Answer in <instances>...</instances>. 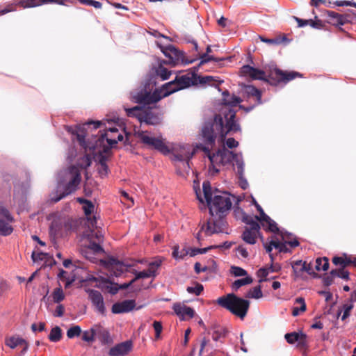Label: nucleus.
<instances>
[{
  "label": "nucleus",
  "instance_id": "40",
  "mask_svg": "<svg viewBox=\"0 0 356 356\" xmlns=\"http://www.w3.org/2000/svg\"><path fill=\"white\" fill-rule=\"evenodd\" d=\"M262 296L263 293L260 285L250 289L245 296L246 298L255 299L261 298Z\"/></svg>",
  "mask_w": 356,
  "mask_h": 356
},
{
  "label": "nucleus",
  "instance_id": "49",
  "mask_svg": "<svg viewBox=\"0 0 356 356\" xmlns=\"http://www.w3.org/2000/svg\"><path fill=\"white\" fill-rule=\"evenodd\" d=\"M206 349L207 351L209 350H213V346L211 344L210 340L207 338H203L201 344H200V355H202V351Z\"/></svg>",
  "mask_w": 356,
  "mask_h": 356
},
{
  "label": "nucleus",
  "instance_id": "12",
  "mask_svg": "<svg viewBox=\"0 0 356 356\" xmlns=\"http://www.w3.org/2000/svg\"><path fill=\"white\" fill-rule=\"evenodd\" d=\"M197 78L198 76L195 72H191L181 76H176L175 81L180 90L191 85H197Z\"/></svg>",
  "mask_w": 356,
  "mask_h": 356
},
{
  "label": "nucleus",
  "instance_id": "28",
  "mask_svg": "<svg viewBox=\"0 0 356 356\" xmlns=\"http://www.w3.org/2000/svg\"><path fill=\"white\" fill-rule=\"evenodd\" d=\"M245 92L248 97H255L258 104L261 103V92L253 86H247L245 88Z\"/></svg>",
  "mask_w": 356,
  "mask_h": 356
},
{
  "label": "nucleus",
  "instance_id": "5",
  "mask_svg": "<svg viewBox=\"0 0 356 356\" xmlns=\"http://www.w3.org/2000/svg\"><path fill=\"white\" fill-rule=\"evenodd\" d=\"M234 211L241 213L242 221L247 225L241 234V238L248 244H255L258 237L261 236L260 233V225L252 216L247 215L241 209H238Z\"/></svg>",
  "mask_w": 356,
  "mask_h": 356
},
{
  "label": "nucleus",
  "instance_id": "18",
  "mask_svg": "<svg viewBox=\"0 0 356 356\" xmlns=\"http://www.w3.org/2000/svg\"><path fill=\"white\" fill-rule=\"evenodd\" d=\"M286 341L289 344H293L298 342V346L300 348H305L307 346V334L303 332H293L286 333L284 335Z\"/></svg>",
  "mask_w": 356,
  "mask_h": 356
},
{
  "label": "nucleus",
  "instance_id": "2",
  "mask_svg": "<svg viewBox=\"0 0 356 356\" xmlns=\"http://www.w3.org/2000/svg\"><path fill=\"white\" fill-rule=\"evenodd\" d=\"M226 124L224 125L223 118L220 115H215L213 119L204 122L201 130L202 140L206 144L215 145L216 139L219 137L223 141L226 135L230 131L239 130V125L236 122V113L229 111L225 115Z\"/></svg>",
  "mask_w": 356,
  "mask_h": 356
},
{
  "label": "nucleus",
  "instance_id": "8",
  "mask_svg": "<svg viewBox=\"0 0 356 356\" xmlns=\"http://www.w3.org/2000/svg\"><path fill=\"white\" fill-rule=\"evenodd\" d=\"M14 221V218L9 211L2 205H0V235L9 236L13 232V228L10 223Z\"/></svg>",
  "mask_w": 356,
  "mask_h": 356
},
{
  "label": "nucleus",
  "instance_id": "44",
  "mask_svg": "<svg viewBox=\"0 0 356 356\" xmlns=\"http://www.w3.org/2000/svg\"><path fill=\"white\" fill-rule=\"evenodd\" d=\"M198 54H199V58L200 59V63L199 64L200 65H204L205 63H207L209 61L218 62V61L223 60L222 58H220V59L216 58L214 56H211V55L207 54H200V53H198Z\"/></svg>",
  "mask_w": 356,
  "mask_h": 356
},
{
  "label": "nucleus",
  "instance_id": "9",
  "mask_svg": "<svg viewBox=\"0 0 356 356\" xmlns=\"http://www.w3.org/2000/svg\"><path fill=\"white\" fill-rule=\"evenodd\" d=\"M281 236L282 240L284 241V243H280L279 241H271V245H273V248L277 249L280 252H289V248L286 247V244L289 245L291 248L298 247L300 245L298 241L295 238L292 239V234L287 232H281Z\"/></svg>",
  "mask_w": 356,
  "mask_h": 356
},
{
  "label": "nucleus",
  "instance_id": "53",
  "mask_svg": "<svg viewBox=\"0 0 356 356\" xmlns=\"http://www.w3.org/2000/svg\"><path fill=\"white\" fill-rule=\"evenodd\" d=\"M213 81H216L214 78L211 76H198L197 78V83L200 84H210L214 85Z\"/></svg>",
  "mask_w": 356,
  "mask_h": 356
},
{
  "label": "nucleus",
  "instance_id": "37",
  "mask_svg": "<svg viewBox=\"0 0 356 356\" xmlns=\"http://www.w3.org/2000/svg\"><path fill=\"white\" fill-rule=\"evenodd\" d=\"M127 115L129 117H135L140 122V115L143 112V109H141L140 106H136L133 108H124Z\"/></svg>",
  "mask_w": 356,
  "mask_h": 356
},
{
  "label": "nucleus",
  "instance_id": "46",
  "mask_svg": "<svg viewBox=\"0 0 356 356\" xmlns=\"http://www.w3.org/2000/svg\"><path fill=\"white\" fill-rule=\"evenodd\" d=\"M254 205L257 208V210L259 212V216H254L256 221H259L260 222H262L264 220H268L269 216L264 213L261 207L256 201H254Z\"/></svg>",
  "mask_w": 356,
  "mask_h": 356
},
{
  "label": "nucleus",
  "instance_id": "64",
  "mask_svg": "<svg viewBox=\"0 0 356 356\" xmlns=\"http://www.w3.org/2000/svg\"><path fill=\"white\" fill-rule=\"evenodd\" d=\"M112 261L113 264L115 263V264L116 265V271L114 272V275L116 277L120 276V274L124 271V266L122 265L121 263L117 261L115 259H113Z\"/></svg>",
  "mask_w": 356,
  "mask_h": 356
},
{
  "label": "nucleus",
  "instance_id": "20",
  "mask_svg": "<svg viewBox=\"0 0 356 356\" xmlns=\"http://www.w3.org/2000/svg\"><path fill=\"white\" fill-rule=\"evenodd\" d=\"M327 17H329V22L334 26H341L350 22L348 15H341L334 11L328 10Z\"/></svg>",
  "mask_w": 356,
  "mask_h": 356
},
{
  "label": "nucleus",
  "instance_id": "6",
  "mask_svg": "<svg viewBox=\"0 0 356 356\" xmlns=\"http://www.w3.org/2000/svg\"><path fill=\"white\" fill-rule=\"evenodd\" d=\"M136 136L143 145L149 149H155L164 155H167L170 152V149L165 144V139L162 136H150L147 131H144L136 132Z\"/></svg>",
  "mask_w": 356,
  "mask_h": 356
},
{
  "label": "nucleus",
  "instance_id": "10",
  "mask_svg": "<svg viewBox=\"0 0 356 356\" xmlns=\"http://www.w3.org/2000/svg\"><path fill=\"white\" fill-rule=\"evenodd\" d=\"M161 114L152 108L143 109L140 115V123H145L149 125H158L161 123Z\"/></svg>",
  "mask_w": 356,
  "mask_h": 356
},
{
  "label": "nucleus",
  "instance_id": "29",
  "mask_svg": "<svg viewBox=\"0 0 356 356\" xmlns=\"http://www.w3.org/2000/svg\"><path fill=\"white\" fill-rule=\"evenodd\" d=\"M222 97L223 103L226 105L234 106L242 102L241 99L235 95L230 96L227 90L222 92Z\"/></svg>",
  "mask_w": 356,
  "mask_h": 356
},
{
  "label": "nucleus",
  "instance_id": "16",
  "mask_svg": "<svg viewBox=\"0 0 356 356\" xmlns=\"http://www.w3.org/2000/svg\"><path fill=\"white\" fill-rule=\"evenodd\" d=\"M136 307L134 300H125L122 302L114 303L111 308L113 314L128 313L132 311Z\"/></svg>",
  "mask_w": 356,
  "mask_h": 356
},
{
  "label": "nucleus",
  "instance_id": "43",
  "mask_svg": "<svg viewBox=\"0 0 356 356\" xmlns=\"http://www.w3.org/2000/svg\"><path fill=\"white\" fill-rule=\"evenodd\" d=\"M52 298L54 302L59 303L65 299V294L62 288H56L52 293Z\"/></svg>",
  "mask_w": 356,
  "mask_h": 356
},
{
  "label": "nucleus",
  "instance_id": "13",
  "mask_svg": "<svg viewBox=\"0 0 356 356\" xmlns=\"http://www.w3.org/2000/svg\"><path fill=\"white\" fill-rule=\"evenodd\" d=\"M101 124V121H90L87 122L86 125L94 124V128L97 129L100 127ZM84 127L85 124L82 126H77L75 129V131L73 132V134L76 135V140L79 142V145L84 149H86L88 147V145L85 140V138L86 136V131Z\"/></svg>",
  "mask_w": 356,
  "mask_h": 356
},
{
  "label": "nucleus",
  "instance_id": "34",
  "mask_svg": "<svg viewBox=\"0 0 356 356\" xmlns=\"http://www.w3.org/2000/svg\"><path fill=\"white\" fill-rule=\"evenodd\" d=\"M48 338L52 342L59 341L62 338V330L60 327L58 326H55L53 327Z\"/></svg>",
  "mask_w": 356,
  "mask_h": 356
},
{
  "label": "nucleus",
  "instance_id": "63",
  "mask_svg": "<svg viewBox=\"0 0 356 356\" xmlns=\"http://www.w3.org/2000/svg\"><path fill=\"white\" fill-rule=\"evenodd\" d=\"M269 273V269H266V268H260L258 271H257V276L261 278V280H259V282H261L264 280H266L264 278L266 277H267V275H268Z\"/></svg>",
  "mask_w": 356,
  "mask_h": 356
},
{
  "label": "nucleus",
  "instance_id": "54",
  "mask_svg": "<svg viewBox=\"0 0 356 356\" xmlns=\"http://www.w3.org/2000/svg\"><path fill=\"white\" fill-rule=\"evenodd\" d=\"M353 305L352 303L350 304H344L343 305V314L341 316V320L345 321L348 317H349L350 314V312L353 308Z\"/></svg>",
  "mask_w": 356,
  "mask_h": 356
},
{
  "label": "nucleus",
  "instance_id": "31",
  "mask_svg": "<svg viewBox=\"0 0 356 356\" xmlns=\"http://www.w3.org/2000/svg\"><path fill=\"white\" fill-rule=\"evenodd\" d=\"M292 268L296 277H300L305 270V261L298 260L293 263Z\"/></svg>",
  "mask_w": 356,
  "mask_h": 356
},
{
  "label": "nucleus",
  "instance_id": "61",
  "mask_svg": "<svg viewBox=\"0 0 356 356\" xmlns=\"http://www.w3.org/2000/svg\"><path fill=\"white\" fill-rule=\"evenodd\" d=\"M153 327L155 330V337L156 339H159L160 337V334L162 332V328H163L162 324L161 322L156 321L153 323Z\"/></svg>",
  "mask_w": 356,
  "mask_h": 356
},
{
  "label": "nucleus",
  "instance_id": "14",
  "mask_svg": "<svg viewBox=\"0 0 356 356\" xmlns=\"http://www.w3.org/2000/svg\"><path fill=\"white\" fill-rule=\"evenodd\" d=\"M161 99V97L159 96L158 90H156L153 93L147 91L140 92L136 96V102L145 105L156 103Z\"/></svg>",
  "mask_w": 356,
  "mask_h": 356
},
{
  "label": "nucleus",
  "instance_id": "50",
  "mask_svg": "<svg viewBox=\"0 0 356 356\" xmlns=\"http://www.w3.org/2000/svg\"><path fill=\"white\" fill-rule=\"evenodd\" d=\"M110 149L108 147H105L103 149V152H100L97 156L99 164H106L108 156L106 154L109 153Z\"/></svg>",
  "mask_w": 356,
  "mask_h": 356
},
{
  "label": "nucleus",
  "instance_id": "24",
  "mask_svg": "<svg viewBox=\"0 0 356 356\" xmlns=\"http://www.w3.org/2000/svg\"><path fill=\"white\" fill-rule=\"evenodd\" d=\"M332 261L335 266H339V268L345 269L348 266L353 265L354 257L344 254L343 257H334Z\"/></svg>",
  "mask_w": 356,
  "mask_h": 356
},
{
  "label": "nucleus",
  "instance_id": "47",
  "mask_svg": "<svg viewBox=\"0 0 356 356\" xmlns=\"http://www.w3.org/2000/svg\"><path fill=\"white\" fill-rule=\"evenodd\" d=\"M335 273H336L335 270H332L330 272V273L325 275V276L323 277V284L325 286H330L331 284H332V283L334 282V279L336 277L335 274H334Z\"/></svg>",
  "mask_w": 356,
  "mask_h": 356
},
{
  "label": "nucleus",
  "instance_id": "35",
  "mask_svg": "<svg viewBox=\"0 0 356 356\" xmlns=\"http://www.w3.org/2000/svg\"><path fill=\"white\" fill-rule=\"evenodd\" d=\"M253 282V280L251 277H246L243 279H238L232 284V289L236 291L239 288H241L242 286L250 284Z\"/></svg>",
  "mask_w": 356,
  "mask_h": 356
},
{
  "label": "nucleus",
  "instance_id": "58",
  "mask_svg": "<svg viewBox=\"0 0 356 356\" xmlns=\"http://www.w3.org/2000/svg\"><path fill=\"white\" fill-rule=\"evenodd\" d=\"M154 275L150 272L149 269H147V270L137 272L136 273V277L134 279H136V280H137L138 279L150 277Z\"/></svg>",
  "mask_w": 356,
  "mask_h": 356
},
{
  "label": "nucleus",
  "instance_id": "56",
  "mask_svg": "<svg viewBox=\"0 0 356 356\" xmlns=\"http://www.w3.org/2000/svg\"><path fill=\"white\" fill-rule=\"evenodd\" d=\"M94 207L95 206L92 204V202L90 200H88V202L83 206V209L85 215L86 216H90L91 213L93 212Z\"/></svg>",
  "mask_w": 356,
  "mask_h": 356
},
{
  "label": "nucleus",
  "instance_id": "15",
  "mask_svg": "<svg viewBox=\"0 0 356 356\" xmlns=\"http://www.w3.org/2000/svg\"><path fill=\"white\" fill-rule=\"evenodd\" d=\"M88 298L95 309L102 314H104L106 308L104 302V298L102 293L94 289H88Z\"/></svg>",
  "mask_w": 356,
  "mask_h": 356
},
{
  "label": "nucleus",
  "instance_id": "45",
  "mask_svg": "<svg viewBox=\"0 0 356 356\" xmlns=\"http://www.w3.org/2000/svg\"><path fill=\"white\" fill-rule=\"evenodd\" d=\"M81 334V328L79 325H74L69 328L67 331V337L72 339L80 336Z\"/></svg>",
  "mask_w": 356,
  "mask_h": 356
},
{
  "label": "nucleus",
  "instance_id": "60",
  "mask_svg": "<svg viewBox=\"0 0 356 356\" xmlns=\"http://www.w3.org/2000/svg\"><path fill=\"white\" fill-rule=\"evenodd\" d=\"M188 254L187 252H184V250H183V252L179 254V246L175 245L173 247V251H172V257L177 259H183L184 256H186Z\"/></svg>",
  "mask_w": 356,
  "mask_h": 356
},
{
  "label": "nucleus",
  "instance_id": "41",
  "mask_svg": "<svg viewBox=\"0 0 356 356\" xmlns=\"http://www.w3.org/2000/svg\"><path fill=\"white\" fill-rule=\"evenodd\" d=\"M156 74L158 76L161 77L162 80H166L169 79L171 72L161 64L156 69Z\"/></svg>",
  "mask_w": 356,
  "mask_h": 356
},
{
  "label": "nucleus",
  "instance_id": "27",
  "mask_svg": "<svg viewBox=\"0 0 356 356\" xmlns=\"http://www.w3.org/2000/svg\"><path fill=\"white\" fill-rule=\"evenodd\" d=\"M261 223L266 231L281 235L282 232L277 227V223L274 220H273L270 217L268 220H264L263 222Z\"/></svg>",
  "mask_w": 356,
  "mask_h": 356
},
{
  "label": "nucleus",
  "instance_id": "32",
  "mask_svg": "<svg viewBox=\"0 0 356 356\" xmlns=\"http://www.w3.org/2000/svg\"><path fill=\"white\" fill-rule=\"evenodd\" d=\"M102 282L106 284L102 288L106 289L111 294L115 295L118 292V284L113 283L109 279L105 278L102 280Z\"/></svg>",
  "mask_w": 356,
  "mask_h": 356
},
{
  "label": "nucleus",
  "instance_id": "55",
  "mask_svg": "<svg viewBox=\"0 0 356 356\" xmlns=\"http://www.w3.org/2000/svg\"><path fill=\"white\" fill-rule=\"evenodd\" d=\"M336 270L335 276L341 279L348 280H349V272L343 268L334 269Z\"/></svg>",
  "mask_w": 356,
  "mask_h": 356
},
{
  "label": "nucleus",
  "instance_id": "21",
  "mask_svg": "<svg viewBox=\"0 0 356 356\" xmlns=\"http://www.w3.org/2000/svg\"><path fill=\"white\" fill-rule=\"evenodd\" d=\"M95 337L102 344H109L113 342L108 330L100 325H96Z\"/></svg>",
  "mask_w": 356,
  "mask_h": 356
},
{
  "label": "nucleus",
  "instance_id": "3",
  "mask_svg": "<svg viewBox=\"0 0 356 356\" xmlns=\"http://www.w3.org/2000/svg\"><path fill=\"white\" fill-rule=\"evenodd\" d=\"M241 72L243 76H248L254 80L265 81L273 86H277L282 82L286 83L297 77L302 76V74L298 72H284L277 67L270 69L266 74L264 70L254 68L249 65L243 66Z\"/></svg>",
  "mask_w": 356,
  "mask_h": 356
},
{
  "label": "nucleus",
  "instance_id": "4",
  "mask_svg": "<svg viewBox=\"0 0 356 356\" xmlns=\"http://www.w3.org/2000/svg\"><path fill=\"white\" fill-rule=\"evenodd\" d=\"M217 303L232 314L243 319L250 308V301L238 297L234 293H228L218 298Z\"/></svg>",
  "mask_w": 356,
  "mask_h": 356
},
{
  "label": "nucleus",
  "instance_id": "26",
  "mask_svg": "<svg viewBox=\"0 0 356 356\" xmlns=\"http://www.w3.org/2000/svg\"><path fill=\"white\" fill-rule=\"evenodd\" d=\"M217 152L220 157V161L222 162V165H225L227 163L235 160L237 157V155L232 151H229L225 147L222 149H218Z\"/></svg>",
  "mask_w": 356,
  "mask_h": 356
},
{
  "label": "nucleus",
  "instance_id": "42",
  "mask_svg": "<svg viewBox=\"0 0 356 356\" xmlns=\"http://www.w3.org/2000/svg\"><path fill=\"white\" fill-rule=\"evenodd\" d=\"M202 188L204 199L207 203H208L210 200H211V199H213L211 186L210 183L209 181H204L203 183Z\"/></svg>",
  "mask_w": 356,
  "mask_h": 356
},
{
  "label": "nucleus",
  "instance_id": "39",
  "mask_svg": "<svg viewBox=\"0 0 356 356\" xmlns=\"http://www.w3.org/2000/svg\"><path fill=\"white\" fill-rule=\"evenodd\" d=\"M329 268V260L327 257L317 258L315 268L316 270H327Z\"/></svg>",
  "mask_w": 356,
  "mask_h": 356
},
{
  "label": "nucleus",
  "instance_id": "23",
  "mask_svg": "<svg viewBox=\"0 0 356 356\" xmlns=\"http://www.w3.org/2000/svg\"><path fill=\"white\" fill-rule=\"evenodd\" d=\"M162 51L165 56L168 57L171 60V63L174 65L178 63L181 57L183 56V53L172 45H169L164 50H162Z\"/></svg>",
  "mask_w": 356,
  "mask_h": 356
},
{
  "label": "nucleus",
  "instance_id": "7",
  "mask_svg": "<svg viewBox=\"0 0 356 356\" xmlns=\"http://www.w3.org/2000/svg\"><path fill=\"white\" fill-rule=\"evenodd\" d=\"M68 175L69 181L65 186V191L59 196L54 198V202H57L77 190L81 180L79 170L76 167L72 165L68 169Z\"/></svg>",
  "mask_w": 356,
  "mask_h": 356
},
{
  "label": "nucleus",
  "instance_id": "36",
  "mask_svg": "<svg viewBox=\"0 0 356 356\" xmlns=\"http://www.w3.org/2000/svg\"><path fill=\"white\" fill-rule=\"evenodd\" d=\"M96 335V325L88 330H85L82 334V340L86 342H92Z\"/></svg>",
  "mask_w": 356,
  "mask_h": 356
},
{
  "label": "nucleus",
  "instance_id": "25",
  "mask_svg": "<svg viewBox=\"0 0 356 356\" xmlns=\"http://www.w3.org/2000/svg\"><path fill=\"white\" fill-rule=\"evenodd\" d=\"M213 147V146L211 147V145H209L204 143V145H203L201 149H202L203 152H204L207 154V156L210 161L211 166L213 168H215V165H220V164H222V162L220 161V157L219 156L217 152L216 153H211L210 149Z\"/></svg>",
  "mask_w": 356,
  "mask_h": 356
},
{
  "label": "nucleus",
  "instance_id": "48",
  "mask_svg": "<svg viewBox=\"0 0 356 356\" xmlns=\"http://www.w3.org/2000/svg\"><path fill=\"white\" fill-rule=\"evenodd\" d=\"M49 257L48 253L44 252H33L31 254V259L33 262H37L39 261L46 260Z\"/></svg>",
  "mask_w": 356,
  "mask_h": 356
},
{
  "label": "nucleus",
  "instance_id": "17",
  "mask_svg": "<svg viewBox=\"0 0 356 356\" xmlns=\"http://www.w3.org/2000/svg\"><path fill=\"white\" fill-rule=\"evenodd\" d=\"M132 346L131 341H126L112 347L108 354L110 356H124L131 350Z\"/></svg>",
  "mask_w": 356,
  "mask_h": 356
},
{
  "label": "nucleus",
  "instance_id": "59",
  "mask_svg": "<svg viewBox=\"0 0 356 356\" xmlns=\"http://www.w3.org/2000/svg\"><path fill=\"white\" fill-rule=\"evenodd\" d=\"M79 1L83 4L93 6L95 8H101L102 6V4L101 2L97 1L95 0H79Z\"/></svg>",
  "mask_w": 356,
  "mask_h": 356
},
{
  "label": "nucleus",
  "instance_id": "51",
  "mask_svg": "<svg viewBox=\"0 0 356 356\" xmlns=\"http://www.w3.org/2000/svg\"><path fill=\"white\" fill-rule=\"evenodd\" d=\"M204 287L201 284L196 283L195 286H188L186 291L189 293H194L196 296H199L203 291Z\"/></svg>",
  "mask_w": 356,
  "mask_h": 356
},
{
  "label": "nucleus",
  "instance_id": "52",
  "mask_svg": "<svg viewBox=\"0 0 356 356\" xmlns=\"http://www.w3.org/2000/svg\"><path fill=\"white\" fill-rule=\"evenodd\" d=\"M161 263L162 260L161 259H156L154 261L149 264L148 269L154 275H155V272L157 270V268L161 266Z\"/></svg>",
  "mask_w": 356,
  "mask_h": 356
},
{
  "label": "nucleus",
  "instance_id": "33",
  "mask_svg": "<svg viewBox=\"0 0 356 356\" xmlns=\"http://www.w3.org/2000/svg\"><path fill=\"white\" fill-rule=\"evenodd\" d=\"M43 4V0H21L17 3L23 8L37 7Z\"/></svg>",
  "mask_w": 356,
  "mask_h": 356
},
{
  "label": "nucleus",
  "instance_id": "11",
  "mask_svg": "<svg viewBox=\"0 0 356 356\" xmlns=\"http://www.w3.org/2000/svg\"><path fill=\"white\" fill-rule=\"evenodd\" d=\"M193 152L188 147H182L179 150L173 152L174 160L182 162L184 170L190 168V159L193 156Z\"/></svg>",
  "mask_w": 356,
  "mask_h": 356
},
{
  "label": "nucleus",
  "instance_id": "38",
  "mask_svg": "<svg viewBox=\"0 0 356 356\" xmlns=\"http://www.w3.org/2000/svg\"><path fill=\"white\" fill-rule=\"evenodd\" d=\"M227 331L225 328L222 327H215L212 333V339L215 341H218L222 338H225L226 335Z\"/></svg>",
  "mask_w": 356,
  "mask_h": 356
},
{
  "label": "nucleus",
  "instance_id": "1",
  "mask_svg": "<svg viewBox=\"0 0 356 356\" xmlns=\"http://www.w3.org/2000/svg\"><path fill=\"white\" fill-rule=\"evenodd\" d=\"M207 204L210 218L207 221L205 234L211 236L214 234L227 233L226 216L232 205L231 195L226 192L216 194Z\"/></svg>",
  "mask_w": 356,
  "mask_h": 356
},
{
  "label": "nucleus",
  "instance_id": "57",
  "mask_svg": "<svg viewBox=\"0 0 356 356\" xmlns=\"http://www.w3.org/2000/svg\"><path fill=\"white\" fill-rule=\"evenodd\" d=\"M231 269L232 273L236 277L245 276L247 275V271L241 267L232 266Z\"/></svg>",
  "mask_w": 356,
  "mask_h": 356
},
{
  "label": "nucleus",
  "instance_id": "22",
  "mask_svg": "<svg viewBox=\"0 0 356 356\" xmlns=\"http://www.w3.org/2000/svg\"><path fill=\"white\" fill-rule=\"evenodd\" d=\"M179 90V89L178 86L174 79L173 81L163 85L162 87L158 90V92H159V96L161 97L162 99Z\"/></svg>",
  "mask_w": 356,
  "mask_h": 356
},
{
  "label": "nucleus",
  "instance_id": "62",
  "mask_svg": "<svg viewBox=\"0 0 356 356\" xmlns=\"http://www.w3.org/2000/svg\"><path fill=\"white\" fill-rule=\"evenodd\" d=\"M88 248L95 253H99L104 252L102 247L99 244L94 242L90 243Z\"/></svg>",
  "mask_w": 356,
  "mask_h": 356
},
{
  "label": "nucleus",
  "instance_id": "19",
  "mask_svg": "<svg viewBox=\"0 0 356 356\" xmlns=\"http://www.w3.org/2000/svg\"><path fill=\"white\" fill-rule=\"evenodd\" d=\"M175 313L181 320H186V316L192 318L195 315V311L191 307H187L180 302L175 303L172 306Z\"/></svg>",
  "mask_w": 356,
  "mask_h": 356
},
{
  "label": "nucleus",
  "instance_id": "30",
  "mask_svg": "<svg viewBox=\"0 0 356 356\" xmlns=\"http://www.w3.org/2000/svg\"><path fill=\"white\" fill-rule=\"evenodd\" d=\"M24 343H25L24 339L15 336L6 337L5 340L6 345L12 349L15 348L17 346L22 345Z\"/></svg>",
  "mask_w": 356,
  "mask_h": 356
}]
</instances>
